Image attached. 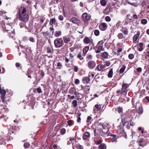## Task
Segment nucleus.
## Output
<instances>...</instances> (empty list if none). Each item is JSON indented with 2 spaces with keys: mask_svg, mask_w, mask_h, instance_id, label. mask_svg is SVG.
Here are the masks:
<instances>
[{
  "mask_svg": "<svg viewBox=\"0 0 149 149\" xmlns=\"http://www.w3.org/2000/svg\"><path fill=\"white\" fill-rule=\"evenodd\" d=\"M6 91L3 89H2L0 86V94L1 95V98L2 102L4 103L7 104V102L10 101V97L6 95Z\"/></svg>",
  "mask_w": 149,
  "mask_h": 149,
  "instance_id": "nucleus-1",
  "label": "nucleus"
},
{
  "mask_svg": "<svg viewBox=\"0 0 149 149\" xmlns=\"http://www.w3.org/2000/svg\"><path fill=\"white\" fill-rule=\"evenodd\" d=\"M120 116L121 118V122L123 123L124 124L132 121L131 116L128 114H125L122 113L121 114Z\"/></svg>",
  "mask_w": 149,
  "mask_h": 149,
  "instance_id": "nucleus-2",
  "label": "nucleus"
},
{
  "mask_svg": "<svg viewBox=\"0 0 149 149\" xmlns=\"http://www.w3.org/2000/svg\"><path fill=\"white\" fill-rule=\"evenodd\" d=\"M55 46L56 48L61 47L64 44L63 40L61 38H57L54 42Z\"/></svg>",
  "mask_w": 149,
  "mask_h": 149,
  "instance_id": "nucleus-3",
  "label": "nucleus"
},
{
  "mask_svg": "<svg viewBox=\"0 0 149 149\" xmlns=\"http://www.w3.org/2000/svg\"><path fill=\"white\" fill-rule=\"evenodd\" d=\"M23 14L17 15L19 19L22 22H26L28 21L29 18L28 14L25 13L23 15Z\"/></svg>",
  "mask_w": 149,
  "mask_h": 149,
  "instance_id": "nucleus-4",
  "label": "nucleus"
},
{
  "mask_svg": "<svg viewBox=\"0 0 149 149\" xmlns=\"http://www.w3.org/2000/svg\"><path fill=\"white\" fill-rule=\"evenodd\" d=\"M12 29L11 26L9 24H7L6 26H5V30L8 33H9V37H11V38H13L14 35L15 33L13 32L11 30H10V29Z\"/></svg>",
  "mask_w": 149,
  "mask_h": 149,
  "instance_id": "nucleus-5",
  "label": "nucleus"
},
{
  "mask_svg": "<svg viewBox=\"0 0 149 149\" xmlns=\"http://www.w3.org/2000/svg\"><path fill=\"white\" fill-rule=\"evenodd\" d=\"M129 85L127 83H123L122 85L121 94L124 93V95H126L127 92L129 91L128 88Z\"/></svg>",
  "mask_w": 149,
  "mask_h": 149,
  "instance_id": "nucleus-6",
  "label": "nucleus"
},
{
  "mask_svg": "<svg viewBox=\"0 0 149 149\" xmlns=\"http://www.w3.org/2000/svg\"><path fill=\"white\" fill-rule=\"evenodd\" d=\"M91 18V15L88 14L87 13H84L81 16V19L84 23L88 22Z\"/></svg>",
  "mask_w": 149,
  "mask_h": 149,
  "instance_id": "nucleus-7",
  "label": "nucleus"
},
{
  "mask_svg": "<svg viewBox=\"0 0 149 149\" xmlns=\"http://www.w3.org/2000/svg\"><path fill=\"white\" fill-rule=\"evenodd\" d=\"M95 136H104V135L102 133V130L101 129L98 130H94Z\"/></svg>",
  "mask_w": 149,
  "mask_h": 149,
  "instance_id": "nucleus-8",
  "label": "nucleus"
},
{
  "mask_svg": "<svg viewBox=\"0 0 149 149\" xmlns=\"http://www.w3.org/2000/svg\"><path fill=\"white\" fill-rule=\"evenodd\" d=\"M88 67L90 69L95 68L96 65L95 62L93 60L90 61L87 63Z\"/></svg>",
  "mask_w": 149,
  "mask_h": 149,
  "instance_id": "nucleus-9",
  "label": "nucleus"
},
{
  "mask_svg": "<svg viewBox=\"0 0 149 149\" xmlns=\"http://www.w3.org/2000/svg\"><path fill=\"white\" fill-rule=\"evenodd\" d=\"M83 42L85 44H88L90 43V45L92 44L94 46V43L92 39H90V38L87 37H86L83 39Z\"/></svg>",
  "mask_w": 149,
  "mask_h": 149,
  "instance_id": "nucleus-10",
  "label": "nucleus"
},
{
  "mask_svg": "<svg viewBox=\"0 0 149 149\" xmlns=\"http://www.w3.org/2000/svg\"><path fill=\"white\" fill-rule=\"evenodd\" d=\"M107 24L104 22L101 23L99 25L100 29L102 31L106 30L107 29Z\"/></svg>",
  "mask_w": 149,
  "mask_h": 149,
  "instance_id": "nucleus-11",
  "label": "nucleus"
},
{
  "mask_svg": "<svg viewBox=\"0 0 149 149\" xmlns=\"http://www.w3.org/2000/svg\"><path fill=\"white\" fill-rule=\"evenodd\" d=\"M19 12L17 15L24 14L26 11V8L24 6H21L18 9Z\"/></svg>",
  "mask_w": 149,
  "mask_h": 149,
  "instance_id": "nucleus-12",
  "label": "nucleus"
},
{
  "mask_svg": "<svg viewBox=\"0 0 149 149\" xmlns=\"http://www.w3.org/2000/svg\"><path fill=\"white\" fill-rule=\"evenodd\" d=\"M108 135H109V136H110L111 137L110 138L111 142H114L115 141H116V140L118 138L116 135L112 134L111 133H109V134H108Z\"/></svg>",
  "mask_w": 149,
  "mask_h": 149,
  "instance_id": "nucleus-13",
  "label": "nucleus"
},
{
  "mask_svg": "<svg viewBox=\"0 0 149 149\" xmlns=\"http://www.w3.org/2000/svg\"><path fill=\"white\" fill-rule=\"evenodd\" d=\"M109 129L108 128H104L103 130H102V133L104 135V136H109V135H108V134H109V133H111L109 132Z\"/></svg>",
  "mask_w": 149,
  "mask_h": 149,
  "instance_id": "nucleus-14",
  "label": "nucleus"
},
{
  "mask_svg": "<svg viewBox=\"0 0 149 149\" xmlns=\"http://www.w3.org/2000/svg\"><path fill=\"white\" fill-rule=\"evenodd\" d=\"M90 134L88 132H86L83 134V139L84 140L87 139L90 137Z\"/></svg>",
  "mask_w": 149,
  "mask_h": 149,
  "instance_id": "nucleus-15",
  "label": "nucleus"
},
{
  "mask_svg": "<svg viewBox=\"0 0 149 149\" xmlns=\"http://www.w3.org/2000/svg\"><path fill=\"white\" fill-rule=\"evenodd\" d=\"M120 31L123 33L125 35H127L128 34V31L127 28L123 27H122Z\"/></svg>",
  "mask_w": 149,
  "mask_h": 149,
  "instance_id": "nucleus-16",
  "label": "nucleus"
},
{
  "mask_svg": "<svg viewBox=\"0 0 149 149\" xmlns=\"http://www.w3.org/2000/svg\"><path fill=\"white\" fill-rule=\"evenodd\" d=\"M72 147L73 149H74L75 147L77 149H83L84 148L83 146L81 145H80L79 143L76 144L75 145L73 144Z\"/></svg>",
  "mask_w": 149,
  "mask_h": 149,
  "instance_id": "nucleus-17",
  "label": "nucleus"
},
{
  "mask_svg": "<svg viewBox=\"0 0 149 149\" xmlns=\"http://www.w3.org/2000/svg\"><path fill=\"white\" fill-rule=\"evenodd\" d=\"M82 81L84 83H85V82L88 83L90 81V79L89 77H85L83 78Z\"/></svg>",
  "mask_w": 149,
  "mask_h": 149,
  "instance_id": "nucleus-18",
  "label": "nucleus"
},
{
  "mask_svg": "<svg viewBox=\"0 0 149 149\" xmlns=\"http://www.w3.org/2000/svg\"><path fill=\"white\" fill-rule=\"evenodd\" d=\"M110 12V7L107 6L106 8L104 10L103 13L105 15H108Z\"/></svg>",
  "mask_w": 149,
  "mask_h": 149,
  "instance_id": "nucleus-19",
  "label": "nucleus"
},
{
  "mask_svg": "<svg viewBox=\"0 0 149 149\" xmlns=\"http://www.w3.org/2000/svg\"><path fill=\"white\" fill-rule=\"evenodd\" d=\"M7 136H8V139L7 138L8 140L11 141L13 139L14 135L13 134H12L11 131L9 132L8 134H7Z\"/></svg>",
  "mask_w": 149,
  "mask_h": 149,
  "instance_id": "nucleus-20",
  "label": "nucleus"
},
{
  "mask_svg": "<svg viewBox=\"0 0 149 149\" xmlns=\"http://www.w3.org/2000/svg\"><path fill=\"white\" fill-rule=\"evenodd\" d=\"M140 32L138 31L137 34H135L133 37V40L134 41H136L137 39H138L140 36Z\"/></svg>",
  "mask_w": 149,
  "mask_h": 149,
  "instance_id": "nucleus-21",
  "label": "nucleus"
},
{
  "mask_svg": "<svg viewBox=\"0 0 149 149\" xmlns=\"http://www.w3.org/2000/svg\"><path fill=\"white\" fill-rule=\"evenodd\" d=\"M70 91V94H74V93L76 91V89L75 87H73L72 88H71L69 90Z\"/></svg>",
  "mask_w": 149,
  "mask_h": 149,
  "instance_id": "nucleus-22",
  "label": "nucleus"
},
{
  "mask_svg": "<svg viewBox=\"0 0 149 149\" xmlns=\"http://www.w3.org/2000/svg\"><path fill=\"white\" fill-rule=\"evenodd\" d=\"M117 37L119 39H124L125 38L123 34L122 33H119L118 34Z\"/></svg>",
  "mask_w": 149,
  "mask_h": 149,
  "instance_id": "nucleus-23",
  "label": "nucleus"
},
{
  "mask_svg": "<svg viewBox=\"0 0 149 149\" xmlns=\"http://www.w3.org/2000/svg\"><path fill=\"white\" fill-rule=\"evenodd\" d=\"M106 145L104 143H103L99 146L98 148L99 149H106Z\"/></svg>",
  "mask_w": 149,
  "mask_h": 149,
  "instance_id": "nucleus-24",
  "label": "nucleus"
},
{
  "mask_svg": "<svg viewBox=\"0 0 149 149\" xmlns=\"http://www.w3.org/2000/svg\"><path fill=\"white\" fill-rule=\"evenodd\" d=\"M19 128L17 127H16L15 126H12L10 127V129L12 130L13 131L11 132L12 134H14V133H15L16 132H15V131L16 130H17V129Z\"/></svg>",
  "mask_w": 149,
  "mask_h": 149,
  "instance_id": "nucleus-25",
  "label": "nucleus"
},
{
  "mask_svg": "<svg viewBox=\"0 0 149 149\" xmlns=\"http://www.w3.org/2000/svg\"><path fill=\"white\" fill-rule=\"evenodd\" d=\"M109 55V54L107 52H104L102 54L101 56L102 58H107Z\"/></svg>",
  "mask_w": 149,
  "mask_h": 149,
  "instance_id": "nucleus-26",
  "label": "nucleus"
},
{
  "mask_svg": "<svg viewBox=\"0 0 149 149\" xmlns=\"http://www.w3.org/2000/svg\"><path fill=\"white\" fill-rule=\"evenodd\" d=\"M89 49V46H86L83 49V53L84 55L86 54Z\"/></svg>",
  "mask_w": 149,
  "mask_h": 149,
  "instance_id": "nucleus-27",
  "label": "nucleus"
},
{
  "mask_svg": "<svg viewBox=\"0 0 149 149\" xmlns=\"http://www.w3.org/2000/svg\"><path fill=\"white\" fill-rule=\"evenodd\" d=\"M113 74V69L111 68L109 70L108 74V77L109 78H111L112 77Z\"/></svg>",
  "mask_w": 149,
  "mask_h": 149,
  "instance_id": "nucleus-28",
  "label": "nucleus"
},
{
  "mask_svg": "<svg viewBox=\"0 0 149 149\" xmlns=\"http://www.w3.org/2000/svg\"><path fill=\"white\" fill-rule=\"evenodd\" d=\"M93 119L91 117L89 116L88 117L86 120V122L88 124H90L93 121Z\"/></svg>",
  "mask_w": 149,
  "mask_h": 149,
  "instance_id": "nucleus-29",
  "label": "nucleus"
},
{
  "mask_svg": "<svg viewBox=\"0 0 149 149\" xmlns=\"http://www.w3.org/2000/svg\"><path fill=\"white\" fill-rule=\"evenodd\" d=\"M127 3L132 6H134L135 7H137L138 6V3L137 2L136 3H132L127 1Z\"/></svg>",
  "mask_w": 149,
  "mask_h": 149,
  "instance_id": "nucleus-30",
  "label": "nucleus"
},
{
  "mask_svg": "<svg viewBox=\"0 0 149 149\" xmlns=\"http://www.w3.org/2000/svg\"><path fill=\"white\" fill-rule=\"evenodd\" d=\"M126 67V66L125 65H123L122 67L120 70L119 73L120 74L123 73L124 72Z\"/></svg>",
  "mask_w": 149,
  "mask_h": 149,
  "instance_id": "nucleus-31",
  "label": "nucleus"
},
{
  "mask_svg": "<svg viewBox=\"0 0 149 149\" xmlns=\"http://www.w3.org/2000/svg\"><path fill=\"white\" fill-rule=\"evenodd\" d=\"M7 138L8 139V136H1L0 137V139H1L2 141L3 142H5L7 140Z\"/></svg>",
  "mask_w": 149,
  "mask_h": 149,
  "instance_id": "nucleus-32",
  "label": "nucleus"
},
{
  "mask_svg": "<svg viewBox=\"0 0 149 149\" xmlns=\"http://www.w3.org/2000/svg\"><path fill=\"white\" fill-rule=\"evenodd\" d=\"M143 110L142 107H140L139 108V109L138 111V113L140 115L143 113Z\"/></svg>",
  "mask_w": 149,
  "mask_h": 149,
  "instance_id": "nucleus-33",
  "label": "nucleus"
},
{
  "mask_svg": "<svg viewBox=\"0 0 149 149\" xmlns=\"http://www.w3.org/2000/svg\"><path fill=\"white\" fill-rule=\"evenodd\" d=\"M61 31H56L54 34V36L56 37H58L60 36L61 35Z\"/></svg>",
  "mask_w": 149,
  "mask_h": 149,
  "instance_id": "nucleus-34",
  "label": "nucleus"
},
{
  "mask_svg": "<svg viewBox=\"0 0 149 149\" xmlns=\"http://www.w3.org/2000/svg\"><path fill=\"white\" fill-rule=\"evenodd\" d=\"M117 110L119 113H121V114L123 113V109L122 107H118L117 108Z\"/></svg>",
  "mask_w": 149,
  "mask_h": 149,
  "instance_id": "nucleus-35",
  "label": "nucleus"
},
{
  "mask_svg": "<svg viewBox=\"0 0 149 149\" xmlns=\"http://www.w3.org/2000/svg\"><path fill=\"white\" fill-rule=\"evenodd\" d=\"M100 3L102 6H105L107 4V2L105 0H100Z\"/></svg>",
  "mask_w": 149,
  "mask_h": 149,
  "instance_id": "nucleus-36",
  "label": "nucleus"
},
{
  "mask_svg": "<svg viewBox=\"0 0 149 149\" xmlns=\"http://www.w3.org/2000/svg\"><path fill=\"white\" fill-rule=\"evenodd\" d=\"M102 141V139H99L97 141H94L95 143L97 145L101 144Z\"/></svg>",
  "mask_w": 149,
  "mask_h": 149,
  "instance_id": "nucleus-37",
  "label": "nucleus"
},
{
  "mask_svg": "<svg viewBox=\"0 0 149 149\" xmlns=\"http://www.w3.org/2000/svg\"><path fill=\"white\" fill-rule=\"evenodd\" d=\"M66 130L64 128L61 129L60 130V133L61 135H63L66 133Z\"/></svg>",
  "mask_w": 149,
  "mask_h": 149,
  "instance_id": "nucleus-38",
  "label": "nucleus"
},
{
  "mask_svg": "<svg viewBox=\"0 0 149 149\" xmlns=\"http://www.w3.org/2000/svg\"><path fill=\"white\" fill-rule=\"evenodd\" d=\"M102 69V65L101 64L98 65L96 68V69L99 71H101Z\"/></svg>",
  "mask_w": 149,
  "mask_h": 149,
  "instance_id": "nucleus-39",
  "label": "nucleus"
},
{
  "mask_svg": "<svg viewBox=\"0 0 149 149\" xmlns=\"http://www.w3.org/2000/svg\"><path fill=\"white\" fill-rule=\"evenodd\" d=\"M56 19L55 18L51 19L49 22V24L52 25L56 22Z\"/></svg>",
  "mask_w": 149,
  "mask_h": 149,
  "instance_id": "nucleus-40",
  "label": "nucleus"
},
{
  "mask_svg": "<svg viewBox=\"0 0 149 149\" xmlns=\"http://www.w3.org/2000/svg\"><path fill=\"white\" fill-rule=\"evenodd\" d=\"M122 124H120L119 125V126L118 127V129H124V127L125 124H124L123 123H122Z\"/></svg>",
  "mask_w": 149,
  "mask_h": 149,
  "instance_id": "nucleus-41",
  "label": "nucleus"
},
{
  "mask_svg": "<svg viewBox=\"0 0 149 149\" xmlns=\"http://www.w3.org/2000/svg\"><path fill=\"white\" fill-rule=\"evenodd\" d=\"M71 21L74 23H77L78 20L76 18L73 17L71 19Z\"/></svg>",
  "mask_w": 149,
  "mask_h": 149,
  "instance_id": "nucleus-42",
  "label": "nucleus"
},
{
  "mask_svg": "<svg viewBox=\"0 0 149 149\" xmlns=\"http://www.w3.org/2000/svg\"><path fill=\"white\" fill-rule=\"evenodd\" d=\"M72 104L74 107H76L77 105V101L76 100H74L72 102Z\"/></svg>",
  "mask_w": 149,
  "mask_h": 149,
  "instance_id": "nucleus-43",
  "label": "nucleus"
},
{
  "mask_svg": "<svg viewBox=\"0 0 149 149\" xmlns=\"http://www.w3.org/2000/svg\"><path fill=\"white\" fill-rule=\"evenodd\" d=\"M31 70L29 69L26 73V75L28 76V77L29 78H31V76L29 75L31 72Z\"/></svg>",
  "mask_w": 149,
  "mask_h": 149,
  "instance_id": "nucleus-44",
  "label": "nucleus"
},
{
  "mask_svg": "<svg viewBox=\"0 0 149 149\" xmlns=\"http://www.w3.org/2000/svg\"><path fill=\"white\" fill-rule=\"evenodd\" d=\"M63 40L65 43H68V42L71 40V39L70 38H63Z\"/></svg>",
  "mask_w": 149,
  "mask_h": 149,
  "instance_id": "nucleus-45",
  "label": "nucleus"
},
{
  "mask_svg": "<svg viewBox=\"0 0 149 149\" xmlns=\"http://www.w3.org/2000/svg\"><path fill=\"white\" fill-rule=\"evenodd\" d=\"M81 115V113H80L78 114L77 115V122L78 123H80L81 122V118L80 117V116Z\"/></svg>",
  "mask_w": 149,
  "mask_h": 149,
  "instance_id": "nucleus-46",
  "label": "nucleus"
},
{
  "mask_svg": "<svg viewBox=\"0 0 149 149\" xmlns=\"http://www.w3.org/2000/svg\"><path fill=\"white\" fill-rule=\"evenodd\" d=\"M30 146V144L28 142L25 143L24 144V146L26 148H29Z\"/></svg>",
  "mask_w": 149,
  "mask_h": 149,
  "instance_id": "nucleus-47",
  "label": "nucleus"
},
{
  "mask_svg": "<svg viewBox=\"0 0 149 149\" xmlns=\"http://www.w3.org/2000/svg\"><path fill=\"white\" fill-rule=\"evenodd\" d=\"M93 58V57L92 55L91 54L88 55L86 57L87 60H91Z\"/></svg>",
  "mask_w": 149,
  "mask_h": 149,
  "instance_id": "nucleus-48",
  "label": "nucleus"
},
{
  "mask_svg": "<svg viewBox=\"0 0 149 149\" xmlns=\"http://www.w3.org/2000/svg\"><path fill=\"white\" fill-rule=\"evenodd\" d=\"M105 40H102L100 41H99L97 43V45H100L103 46V45L105 42Z\"/></svg>",
  "mask_w": 149,
  "mask_h": 149,
  "instance_id": "nucleus-49",
  "label": "nucleus"
},
{
  "mask_svg": "<svg viewBox=\"0 0 149 149\" xmlns=\"http://www.w3.org/2000/svg\"><path fill=\"white\" fill-rule=\"evenodd\" d=\"M118 132L120 134H123L125 133L124 129H118Z\"/></svg>",
  "mask_w": 149,
  "mask_h": 149,
  "instance_id": "nucleus-50",
  "label": "nucleus"
},
{
  "mask_svg": "<svg viewBox=\"0 0 149 149\" xmlns=\"http://www.w3.org/2000/svg\"><path fill=\"white\" fill-rule=\"evenodd\" d=\"M94 33L95 35L96 36H98L100 34V32L98 30H95L94 31Z\"/></svg>",
  "mask_w": 149,
  "mask_h": 149,
  "instance_id": "nucleus-51",
  "label": "nucleus"
},
{
  "mask_svg": "<svg viewBox=\"0 0 149 149\" xmlns=\"http://www.w3.org/2000/svg\"><path fill=\"white\" fill-rule=\"evenodd\" d=\"M141 23L143 24H147V21L146 19H143L141 20Z\"/></svg>",
  "mask_w": 149,
  "mask_h": 149,
  "instance_id": "nucleus-52",
  "label": "nucleus"
},
{
  "mask_svg": "<svg viewBox=\"0 0 149 149\" xmlns=\"http://www.w3.org/2000/svg\"><path fill=\"white\" fill-rule=\"evenodd\" d=\"M47 53H51L52 52V49L50 47H47Z\"/></svg>",
  "mask_w": 149,
  "mask_h": 149,
  "instance_id": "nucleus-53",
  "label": "nucleus"
},
{
  "mask_svg": "<svg viewBox=\"0 0 149 149\" xmlns=\"http://www.w3.org/2000/svg\"><path fill=\"white\" fill-rule=\"evenodd\" d=\"M77 57L79 58V60H83L84 59V58L82 57L81 55L80 54H79L77 56Z\"/></svg>",
  "mask_w": 149,
  "mask_h": 149,
  "instance_id": "nucleus-54",
  "label": "nucleus"
},
{
  "mask_svg": "<svg viewBox=\"0 0 149 149\" xmlns=\"http://www.w3.org/2000/svg\"><path fill=\"white\" fill-rule=\"evenodd\" d=\"M134 57V55L132 54H130L128 55L129 58L130 59H132Z\"/></svg>",
  "mask_w": 149,
  "mask_h": 149,
  "instance_id": "nucleus-55",
  "label": "nucleus"
},
{
  "mask_svg": "<svg viewBox=\"0 0 149 149\" xmlns=\"http://www.w3.org/2000/svg\"><path fill=\"white\" fill-rule=\"evenodd\" d=\"M105 19L106 21L107 22H109L111 21V19L110 17L109 16H107L105 18Z\"/></svg>",
  "mask_w": 149,
  "mask_h": 149,
  "instance_id": "nucleus-56",
  "label": "nucleus"
},
{
  "mask_svg": "<svg viewBox=\"0 0 149 149\" xmlns=\"http://www.w3.org/2000/svg\"><path fill=\"white\" fill-rule=\"evenodd\" d=\"M95 107L98 110H100L101 109V106L100 105H98L97 104L95 105Z\"/></svg>",
  "mask_w": 149,
  "mask_h": 149,
  "instance_id": "nucleus-57",
  "label": "nucleus"
},
{
  "mask_svg": "<svg viewBox=\"0 0 149 149\" xmlns=\"http://www.w3.org/2000/svg\"><path fill=\"white\" fill-rule=\"evenodd\" d=\"M60 21H62L64 19L63 16L62 15H60L58 17Z\"/></svg>",
  "mask_w": 149,
  "mask_h": 149,
  "instance_id": "nucleus-58",
  "label": "nucleus"
},
{
  "mask_svg": "<svg viewBox=\"0 0 149 149\" xmlns=\"http://www.w3.org/2000/svg\"><path fill=\"white\" fill-rule=\"evenodd\" d=\"M36 90L37 91V92L38 93H41L42 92V91L41 89L40 88V87H39V88H38L36 89Z\"/></svg>",
  "mask_w": 149,
  "mask_h": 149,
  "instance_id": "nucleus-59",
  "label": "nucleus"
},
{
  "mask_svg": "<svg viewBox=\"0 0 149 149\" xmlns=\"http://www.w3.org/2000/svg\"><path fill=\"white\" fill-rule=\"evenodd\" d=\"M73 69L74 71L76 72H77L78 70V67L76 65L74 66Z\"/></svg>",
  "mask_w": 149,
  "mask_h": 149,
  "instance_id": "nucleus-60",
  "label": "nucleus"
},
{
  "mask_svg": "<svg viewBox=\"0 0 149 149\" xmlns=\"http://www.w3.org/2000/svg\"><path fill=\"white\" fill-rule=\"evenodd\" d=\"M57 66L58 67V69H60L62 66V65L61 62H59L57 64Z\"/></svg>",
  "mask_w": 149,
  "mask_h": 149,
  "instance_id": "nucleus-61",
  "label": "nucleus"
},
{
  "mask_svg": "<svg viewBox=\"0 0 149 149\" xmlns=\"http://www.w3.org/2000/svg\"><path fill=\"white\" fill-rule=\"evenodd\" d=\"M79 83V81L78 79H76L74 81V84L76 85H78Z\"/></svg>",
  "mask_w": 149,
  "mask_h": 149,
  "instance_id": "nucleus-62",
  "label": "nucleus"
},
{
  "mask_svg": "<svg viewBox=\"0 0 149 149\" xmlns=\"http://www.w3.org/2000/svg\"><path fill=\"white\" fill-rule=\"evenodd\" d=\"M146 4V1L145 0L142 1L141 3V5L143 7Z\"/></svg>",
  "mask_w": 149,
  "mask_h": 149,
  "instance_id": "nucleus-63",
  "label": "nucleus"
},
{
  "mask_svg": "<svg viewBox=\"0 0 149 149\" xmlns=\"http://www.w3.org/2000/svg\"><path fill=\"white\" fill-rule=\"evenodd\" d=\"M19 25L21 28H23L25 26L23 22L20 23Z\"/></svg>",
  "mask_w": 149,
  "mask_h": 149,
  "instance_id": "nucleus-64",
  "label": "nucleus"
}]
</instances>
